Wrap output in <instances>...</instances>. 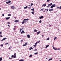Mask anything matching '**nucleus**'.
<instances>
[{"label":"nucleus","mask_w":61,"mask_h":61,"mask_svg":"<svg viewBox=\"0 0 61 61\" xmlns=\"http://www.w3.org/2000/svg\"><path fill=\"white\" fill-rule=\"evenodd\" d=\"M7 39V38H4L1 41H4V40H5L6 39Z\"/></svg>","instance_id":"nucleus-1"},{"label":"nucleus","mask_w":61,"mask_h":61,"mask_svg":"<svg viewBox=\"0 0 61 61\" xmlns=\"http://www.w3.org/2000/svg\"><path fill=\"white\" fill-rule=\"evenodd\" d=\"M14 22L15 23H18L19 22V21L17 20H16L14 21Z\"/></svg>","instance_id":"nucleus-2"},{"label":"nucleus","mask_w":61,"mask_h":61,"mask_svg":"<svg viewBox=\"0 0 61 61\" xmlns=\"http://www.w3.org/2000/svg\"><path fill=\"white\" fill-rule=\"evenodd\" d=\"M52 46L53 47L54 49V50H57V49L56 48L54 47V46Z\"/></svg>","instance_id":"nucleus-3"},{"label":"nucleus","mask_w":61,"mask_h":61,"mask_svg":"<svg viewBox=\"0 0 61 61\" xmlns=\"http://www.w3.org/2000/svg\"><path fill=\"white\" fill-rule=\"evenodd\" d=\"M11 3V1L10 0H8V2H6V4H9V3Z\"/></svg>","instance_id":"nucleus-4"},{"label":"nucleus","mask_w":61,"mask_h":61,"mask_svg":"<svg viewBox=\"0 0 61 61\" xmlns=\"http://www.w3.org/2000/svg\"><path fill=\"white\" fill-rule=\"evenodd\" d=\"M14 58H15V57H16V53H15L14 54Z\"/></svg>","instance_id":"nucleus-5"},{"label":"nucleus","mask_w":61,"mask_h":61,"mask_svg":"<svg viewBox=\"0 0 61 61\" xmlns=\"http://www.w3.org/2000/svg\"><path fill=\"white\" fill-rule=\"evenodd\" d=\"M49 11H52L53 10V9H51L49 10Z\"/></svg>","instance_id":"nucleus-6"},{"label":"nucleus","mask_w":61,"mask_h":61,"mask_svg":"<svg viewBox=\"0 0 61 61\" xmlns=\"http://www.w3.org/2000/svg\"><path fill=\"white\" fill-rule=\"evenodd\" d=\"M11 8L12 9H14L15 7H14V5L11 6Z\"/></svg>","instance_id":"nucleus-7"},{"label":"nucleus","mask_w":61,"mask_h":61,"mask_svg":"<svg viewBox=\"0 0 61 61\" xmlns=\"http://www.w3.org/2000/svg\"><path fill=\"white\" fill-rule=\"evenodd\" d=\"M10 17H6V20H8L9 19H10Z\"/></svg>","instance_id":"nucleus-8"},{"label":"nucleus","mask_w":61,"mask_h":61,"mask_svg":"<svg viewBox=\"0 0 61 61\" xmlns=\"http://www.w3.org/2000/svg\"><path fill=\"white\" fill-rule=\"evenodd\" d=\"M24 30H22V32H21L20 33L22 34H23V33H24V34L25 33V32H24Z\"/></svg>","instance_id":"nucleus-9"},{"label":"nucleus","mask_w":61,"mask_h":61,"mask_svg":"<svg viewBox=\"0 0 61 61\" xmlns=\"http://www.w3.org/2000/svg\"><path fill=\"white\" fill-rule=\"evenodd\" d=\"M27 42H26L25 43V44L23 45V46H26V45H27Z\"/></svg>","instance_id":"nucleus-10"},{"label":"nucleus","mask_w":61,"mask_h":61,"mask_svg":"<svg viewBox=\"0 0 61 61\" xmlns=\"http://www.w3.org/2000/svg\"><path fill=\"white\" fill-rule=\"evenodd\" d=\"M44 17V16H41L40 17H39L40 19H42V18H43Z\"/></svg>","instance_id":"nucleus-11"},{"label":"nucleus","mask_w":61,"mask_h":61,"mask_svg":"<svg viewBox=\"0 0 61 61\" xmlns=\"http://www.w3.org/2000/svg\"><path fill=\"white\" fill-rule=\"evenodd\" d=\"M41 33V31H39L37 33V35H39V34L40 33Z\"/></svg>","instance_id":"nucleus-12"},{"label":"nucleus","mask_w":61,"mask_h":61,"mask_svg":"<svg viewBox=\"0 0 61 61\" xmlns=\"http://www.w3.org/2000/svg\"><path fill=\"white\" fill-rule=\"evenodd\" d=\"M27 36L28 37V38H30V36L29 35H27Z\"/></svg>","instance_id":"nucleus-13"},{"label":"nucleus","mask_w":61,"mask_h":61,"mask_svg":"<svg viewBox=\"0 0 61 61\" xmlns=\"http://www.w3.org/2000/svg\"><path fill=\"white\" fill-rule=\"evenodd\" d=\"M37 43H38V42H37L36 43H35V45H34V46H36V44H37Z\"/></svg>","instance_id":"nucleus-14"},{"label":"nucleus","mask_w":61,"mask_h":61,"mask_svg":"<svg viewBox=\"0 0 61 61\" xmlns=\"http://www.w3.org/2000/svg\"><path fill=\"white\" fill-rule=\"evenodd\" d=\"M52 6L53 7H55V6H56V5H55V4H54Z\"/></svg>","instance_id":"nucleus-15"},{"label":"nucleus","mask_w":61,"mask_h":61,"mask_svg":"<svg viewBox=\"0 0 61 61\" xmlns=\"http://www.w3.org/2000/svg\"><path fill=\"white\" fill-rule=\"evenodd\" d=\"M50 60H52V59L51 58H50L49 60H48V61H50Z\"/></svg>","instance_id":"nucleus-16"},{"label":"nucleus","mask_w":61,"mask_h":61,"mask_svg":"<svg viewBox=\"0 0 61 61\" xmlns=\"http://www.w3.org/2000/svg\"><path fill=\"white\" fill-rule=\"evenodd\" d=\"M25 23V21H23L22 22V24H24Z\"/></svg>","instance_id":"nucleus-17"},{"label":"nucleus","mask_w":61,"mask_h":61,"mask_svg":"<svg viewBox=\"0 0 61 61\" xmlns=\"http://www.w3.org/2000/svg\"><path fill=\"white\" fill-rule=\"evenodd\" d=\"M43 5L45 7L46 6V4H43Z\"/></svg>","instance_id":"nucleus-18"},{"label":"nucleus","mask_w":61,"mask_h":61,"mask_svg":"<svg viewBox=\"0 0 61 61\" xmlns=\"http://www.w3.org/2000/svg\"><path fill=\"white\" fill-rule=\"evenodd\" d=\"M24 59L22 60V59H21V60H19V61H24Z\"/></svg>","instance_id":"nucleus-19"},{"label":"nucleus","mask_w":61,"mask_h":61,"mask_svg":"<svg viewBox=\"0 0 61 61\" xmlns=\"http://www.w3.org/2000/svg\"><path fill=\"white\" fill-rule=\"evenodd\" d=\"M32 49V47H31L30 48L29 50H31Z\"/></svg>","instance_id":"nucleus-20"},{"label":"nucleus","mask_w":61,"mask_h":61,"mask_svg":"<svg viewBox=\"0 0 61 61\" xmlns=\"http://www.w3.org/2000/svg\"><path fill=\"white\" fill-rule=\"evenodd\" d=\"M27 6H26L25 7H24V9H26V8H27Z\"/></svg>","instance_id":"nucleus-21"},{"label":"nucleus","mask_w":61,"mask_h":61,"mask_svg":"<svg viewBox=\"0 0 61 61\" xmlns=\"http://www.w3.org/2000/svg\"><path fill=\"white\" fill-rule=\"evenodd\" d=\"M11 15L10 14H9L8 15V16H11Z\"/></svg>","instance_id":"nucleus-22"},{"label":"nucleus","mask_w":61,"mask_h":61,"mask_svg":"<svg viewBox=\"0 0 61 61\" xmlns=\"http://www.w3.org/2000/svg\"><path fill=\"white\" fill-rule=\"evenodd\" d=\"M31 10H32L33 11H35V10H34V8H33V9H31Z\"/></svg>","instance_id":"nucleus-23"},{"label":"nucleus","mask_w":61,"mask_h":61,"mask_svg":"<svg viewBox=\"0 0 61 61\" xmlns=\"http://www.w3.org/2000/svg\"><path fill=\"white\" fill-rule=\"evenodd\" d=\"M2 60V57H1L0 58V61H1Z\"/></svg>","instance_id":"nucleus-24"},{"label":"nucleus","mask_w":61,"mask_h":61,"mask_svg":"<svg viewBox=\"0 0 61 61\" xmlns=\"http://www.w3.org/2000/svg\"><path fill=\"white\" fill-rule=\"evenodd\" d=\"M31 13L32 14H34L35 13V12H34V11L32 12Z\"/></svg>","instance_id":"nucleus-25"},{"label":"nucleus","mask_w":61,"mask_h":61,"mask_svg":"<svg viewBox=\"0 0 61 61\" xmlns=\"http://www.w3.org/2000/svg\"><path fill=\"white\" fill-rule=\"evenodd\" d=\"M30 57H32V55H30L29 56Z\"/></svg>","instance_id":"nucleus-26"},{"label":"nucleus","mask_w":61,"mask_h":61,"mask_svg":"<svg viewBox=\"0 0 61 61\" xmlns=\"http://www.w3.org/2000/svg\"><path fill=\"white\" fill-rule=\"evenodd\" d=\"M34 32H37V30H34Z\"/></svg>","instance_id":"nucleus-27"},{"label":"nucleus","mask_w":61,"mask_h":61,"mask_svg":"<svg viewBox=\"0 0 61 61\" xmlns=\"http://www.w3.org/2000/svg\"><path fill=\"white\" fill-rule=\"evenodd\" d=\"M29 20V19H26V21H28Z\"/></svg>","instance_id":"nucleus-28"},{"label":"nucleus","mask_w":61,"mask_h":61,"mask_svg":"<svg viewBox=\"0 0 61 61\" xmlns=\"http://www.w3.org/2000/svg\"><path fill=\"white\" fill-rule=\"evenodd\" d=\"M14 57V55H12L11 56V57L12 58H13V57Z\"/></svg>","instance_id":"nucleus-29"},{"label":"nucleus","mask_w":61,"mask_h":61,"mask_svg":"<svg viewBox=\"0 0 61 61\" xmlns=\"http://www.w3.org/2000/svg\"><path fill=\"white\" fill-rule=\"evenodd\" d=\"M42 22V21H41V20H40V21H39V23H41Z\"/></svg>","instance_id":"nucleus-30"},{"label":"nucleus","mask_w":61,"mask_h":61,"mask_svg":"<svg viewBox=\"0 0 61 61\" xmlns=\"http://www.w3.org/2000/svg\"><path fill=\"white\" fill-rule=\"evenodd\" d=\"M47 40H49V38H48L47 39Z\"/></svg>","instance_id":"nucleus-31"},{"label":"nucleus","mask_w":61,"mask_h":61,"mask_svg":"<svg viewBox=\"0 0 61 61\" xmlns=\"http://www.w3.org/2000/svg\"><path fill=\"white\" fill-rule=\"evenodd\" d=\"M49 46H46L45 48H47Z\"/></svg>","instance_id":"nucleus-32"},{"label":"nucleus","mask_w":61,"mask_h":61,"mask_svg":"<svg viewBox=\"0 0 61 61\" xmlns=\"http://www.w3.org/2000/svg\"><path fill=\"white\" fill-rule=\"evenodd\" d=\"M37 54H38V53H37V52H36V53H35V55H37Z\"/></svg>","instance_id":"nucleus-33"},{"label":"nucleus","mask_w":61,"mask_h":61,"mask_svg":"<svg viewBox=\"0 0 61 61\" xmlns=\"http://www.w3.org/2000/svg\"><path fill=\"white\" fill-rule=\"evenodd\" d=\"M8 44V43H5V45H7Z\"/></svg>","instance_id":"nucleus-34"},{"label":"nucleus","mask_w":61,"mask_h":61,"mask_svg":"<svg viewBox=\"0 0 61 61\" xmlns=\"http://www.w3.org/2000/svg\"><path fill=\"white\" fill-rule=\"evenodd\" d=\"M22 41H23V40H21V41L20 42H21V43H22Z\"/></svg>","instance_id":"nucleus-35"},{"label":"nucleus","mask_w":61,"mask_h":61,"mask_svg":"<svg viewBox=\"0 0 61 61\" xmlns=\"http://www.w3.org/2000/svg\"><path fill=\"white\" fill-rule=\"evenodd\" d=\"M20 32H21V30H22V29H20Z\"/></svg>","instance_id":"nucleus-36"},{"label":"nucleus","mask_w":61,"mask_h":61,"mask_svg":"<svg viewBox=\"0 0 61 61\" xmlns=\"http://www.w3.org/2000/svg\"><path fill=\"white\" fill-rule=\"evenodd\" d=\"M50 4H51V5H53L52 3H51Z\"/></svg>","instance_id":"nucleus-37"},{"label":"nucleus","mask_w":61,"mask_h":61,"mask_svg":"<svg viewBox=\"0 0 61 61\" xmlns=\"http://www.w3.org/2000/svg\"><path fill=\"white\" fill-rule=\"evenodd\" d=\"M2 16H4V15H4V14H2Z\"/></svg>","instance_id":"nucleus-38"},{"label":"nucleus","mask_w":61,"mask_h":61,"mask_svg":"<svg viewBox=\"0 0 61 61\" xmlns=\"http://www.w3.org/2000/svg\"><path fill=\"white\" fill-rule=\"evenodd\" d=\"M53 7H54L52 6V5L51 7V8H53Z\"/></svg>","instance_id":"nucleus-39"},{"label":"nucleus","mask_w":61,"mask_h":61,"mask_svg":"<svg viewBox=\"0 0 61 61\" xmlns=\"http://www.w3.org/2000/svg\"><path fill=\"white\" fill-rule=\"evenodd\" d=\"M11 48H12V47L10 46V47L9 48V49H11Z\"/></svg>","instance_id":"nucleus-40"},{"label":"nucleus","mask_w":61,"mask_h":61,"mask_svg":"<svg viewBox=\"0 0 61 61\" xmlns=\"http://www.w3.org/2000/svg\"><path fill=\"white\" fill-rule=\"evenodd\" d=\"M10 24V22H7V24Z\"/></svg>","instance_id":"nucleus-41"},{"label":"nucleus","mask_w":61,"mask_h":61,"mask_svg":"<svg viewBox=\"0 0 61 61\" xmlns=\"http://www.w3.org/2000/svg\"><path fill=\"white\" fill-rule=\"evenodd\" d=\"M44 9V8H43L42 9H41V11H43V10Z\"/></svg>","instance_id":"nucleus-42"},{"label":"nucleus","mask_w":61,"mask_h":61,"mask_svg":"<svg viewBox=\"0 0 61 61\" xmlns=\"http://www.w3.org/2000/svg\"><path fill=\"white\" fill-rule=\"evenodd\" d=\"M0 37H3V36L1 35H0Z\"/></svg>","instance_id":"nucleus-43"},{"label":"nucleus","mask_w":61,"mask_h":61,"mask_svg":"<svg viewBox=\"0 0 61 61\" xmlns=\"http://www.w3.org/2000/svg\"><path fill=\"white\" fill-rule=\"evenodd\" d=\"M31 5H34V4L33 3H31Z\"/></svg>","instance_id":"nucleus-44"},{"label":"nucleus","mask_w":61,"mask_h":61,"mask_svg":"<svg viewBox=\"0 0 61 61\" xmlns=\"http://www.w3.org/2000/svg\"><path fill=\"white\" fill-rule=\"evenodd\" d=\"M34 51H37V49H35L34 50Z\"/></svg>","instance_id":"nucleus-45"},{"label":"nucleus","mask_w":61,"mask_h":61,"mask_svg":"<svg viewBox=\"0 0 61 61\" xmlns=\"http://www.w3.org/2000/svg\"><path fill=\"white\" fill-rule=\"evenodd\" d=\"M57 9H58V8L60 9V7H57Z\"/></svg>","instance_id":"nucleus-46"},{"label":"nucleus","mask_w":61,"mask_h":61,"mask_svg":"<svg viewBox=\"0 0 61 61\" xmlns=\"http://www.w3.org/2000/svg\"><path fill=\"white\" fill-rule=\"evenodd\" d=\"M2 34V31H0V34Z\"/></svg>","instance_id":"nucleus-47"},{"label":"nucleus","mask_w":61,"mask_h":61,"mask_svg":"<svg viewBox=\"0 0 61 61\" xmlns=\"http://www.w3.org/2000/svg\"><path fill=\"white\" fill-rule=\"evenodd\" d=\"M13 30H15V28H14L13 29Z\"/></svg>","instance_id":"nucleus-48"},{"label":"nucleus","mask_w":61,"mask_h":61,"mask_svg":"<svg viewBox=\"0 0 61 61\" xmlns=\"http://www.w3.org/2000/svg\"><path fill=\"white\" fill-rule=\"evenodd\" d=\"M50 1V0H47V1L48 2H49Z\"/></svg>","instance_id":"nucleus-49"},{"label":"nucleus","mask_w":61,"mask_h":61,"mask_svg":"<svg viewBox=\"0 0 61 61\" xmlns=\"http://www.w3.org/2000/svg\"><path fill=\"white\" fill-rule=\"evenodd\" d=\"M55 39H57V37H55Z\"/></svg>","instance_id":"nucleus-50"},{"label":"nucleus","mask_w":61,"mask_h":61,"mask_svg":"<svg viewBox=\"0 0 61 61\" xmlns=\"http://www.w3.org/2000/svg\"><path fill=\"white\" fill-rule=\"evenodd\" d=\"M40 41H39L38 42V43H40Z\"/></svg>","instance_id":"nucleus-51"},{"label":"nucleus","mask_w":61,"mask_h":61,"mask_svg":"<svg viewBox=\"0 0 61 61\" xmlns=\"http://www.w3.org/2000/svg\"><path fill=\"white\" fill-rule=\"evenodd\" d=\"M23 21H26V19H24L23 20Z\"/></svg>","instance_id":"nucleus-52"},{"label":"nucleus","mask_w":61,"mask_h":61,"mask_svg":"<svg viewBox=\"0 0 61 61\" xmlns=\"http://www.w3.org/2000/svg\"><path fill=\"white\" fill-rule=\"evenodd\" d=\"M9 58V59H12V58H11L10 57Z\"/></svg>","instance_id":"nucleus-53"},{"label":"nucleus","mask_w":61,"mask_h":61,"mask_svg":"<svg viewBox=\"0 0 61 61\" xmlns=\"http://www.w3.org/2000/svg\"><path fill=\"white\" fill-rule=\"evenodd\" d=\"M47 11H48V9H47Z\"/></svg>","instance_id":"nucleus-54"},{"label":"nucleus","mask_w":61,"mask_h":61,"mask_svg":"<svg viewBox=\"0 0 61 61\" xmlns=\"http://www.w3.org/2000/svg\"><path fill=\"white\" fill-rule=\"evenodd\" d=\"M60 9H61V6H60Z\"/></svg>","instance_id":"nucleus-55"},{"label":"nucleus","mask_w":61,"mask_h":61,"mask_svg":"<svg viewBox=\"0 0 61 61\" xmlns=\"http://www.w3.org/2000/svg\"><path fill=\"white\" fill-rule=\"evenodd\" d=\"M8 26L9 27H10V26L9 25H8Z\"/></svg>","instance_id":"nucleus-56"},{"label":"nucleus","mask_w":61,"mask_h":61,"mask_svg":"<svg viewBox=\"0 0 61 61\" xmlns=\"http://www.w3.org/2000/svg\"><path fill=\"white\" fill-rule=\"evenodd\" d=\"M48 5H51V4H48Z\"/></svg>","instance_id":"nucleus-57"},{"label":"nucleus","mask_w":61,"mask_h":61,"mask_svg":"<svg viewBox=\"0 0 61 61\" xmlns=\"http://www.w3.org/2000/svg\"><path fill=\"white\" fill-rule=\"evenodd\" d=\"M1 46H3V44H1Z\"/></svg>","instance_id":"nucleus-58"},{"label":"nucleus","mask_w":61,"mask_h":61,"mask_svg":"<svg viewBox=\"0 0 61 61\" xmlns=\"http://www.w3.org/2000/svg\"><path fill=\"white\" fill-rule=\"evenodd\" d=\"M43 6H44V5H43L42 6V7H43Z\"/></svg>","instance_id":"nucleus-59"},{"label":"nucleus","mask_w":61,"mask_h":61,"mask_svg":"<svg viewBox=\"0 0 61 61\" xmlns=\"http://www.w3.org/2000/svg\"><path fill=\"white\" fill-rule=\"evenodd\" d=\"M48 6H49H49H51V5H48Z\"/></svg>","instance_id":"nucleus-60"},{"label":"nucleus","mask_w":61,"mask_h":61,"mask_svg":"<svg viewBox=\"0 0 61 61\" xmlns=\"http://www.w3.org/2000/svg\"><path fill=\"white\" fill-rule=\"evenodd\" d=\"M46 7H49L48 6H47Z\"/></svg>","instance_id":"nucleus-61"},{"label":"nucleus","mask_w":61,"mask_h":61,"mask_svg":"<svg viewBox=\"0 0 61 61\" xmlns=\"http://www.w3.org/2000/svg\"><path fill=\"white\" fill-rule=\"evenodd\" d=\"M60 50V49H58V50Z\"/></svg>","instance_id":"nucleus-62"},{"label":"nucleus","mask_w":61,"mask_h":61,"mask_svg":"<svg viewBox=\"0 0 61 61\" xmlns=\"http://www.w3.org/2000/svg\"><path fill=\"white\" fill-rule=\"evenodd\" d=\"M46 46H49V45H46Z\"/></svg>","instance_id":"nucleus-63"},{"label":"nucleus","mask_w":61,"mask_h":61,"mask_svg":"<svg viewBox=\"0 0 61 61\" xmlns=\"http://www.w3.org/2000/svg\"><path fill=\"white\" fill-rule=\"evenodd\" d=\"M55 39H55V38H54V40H55Z\"/></svg>","instance_id":"nucleus-64"}]
</instances>
